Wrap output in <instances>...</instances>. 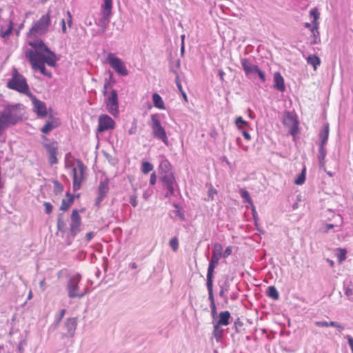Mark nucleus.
<instances>
[{
	"label": "nucleus",
	"mask_w": 353,
	"mask_h": 353,
	"mask_svg": "<svg viewBox=\"0 0 353 353\" xmlns=\"http://www.w3.org/2000/svg\"><path fill=\"white\" fill-rule=\"evenodd\" d=\"M148 125L152 130V134L154 139L161 141L165 145H169L167 133L161 124L159 114H152L150 115Z\"/></svg>",
	"instance_id": "obj_5"
},
{
	"label": "nucleus",
	"mask_w": 353,
	"mask_h": 353,
	"mask_svg": "<svg viewBox=\"0 0 353 353\" xmlns=\"http://www.w3.org/2000/svg\"><path fill=\"white\" fill-rule=\"evenodd\" d=\"M267 295L268 297L273 300H278L279 299V294L276 287L272 285L269 286L267 289Z\"/></svg>",
	"instance_id": "obj_35"
},
{
	"label": "nucleus",
	"mask_w": 353,
	"mask_h": 353,
	"mask_svg": "<svg viewBox=\"0 0 353 353\" xmlns=\"http://www.w3.org/2000/svg\"><path fill=\"white\" fill-rule=\"evenodd\" d=\"M28 45L33 49H28L26 51V57H31L34 61L38 59L51 67L56 65L58 60L57 54L45 44L43 40L37 39L30 41Z\"/></svg>",
	"instance_id": "obj_1"
},
{
	"label": "nucleus",
	"mask_w": 353,
	"mask_h": 353,
	"mask_svg": "<svg viewBox=\"0 0 353 353\" xmlns=\"http://www.w3.org/2000/svg\"><path fill=\"white\" fill-rule=\"evenodd\" d=\"M310 15L313 18V26L318 24L317 20L319 18L320 13L316 8H312L310 11Z\"/></svg>",
	"instance_id": "obj_44"
},
{
	"label": "nucleus",
	"mask_w": 353,
	"mask_h": 353,
	"mask_svg": "<svg viewBox=\"0 0 353 353\" xmlns=\"http://www.w3.org/2000/svg\"><path fill=\"white\" fill-rule=\"evenodd\" d=\"M115 127V121L108 114H101L99 117L97 131L99 132L113 130Z\"/></svg>",
	"instance_id": "obj_14"
},
{
	"label": "nucleus",
	"mask_w": 353,
	"mask_h": 353,
	"mask_svg": "<svg viewBox=\"0 0 353 353\" xmlns=\"http://www.w3.org/2000/svg\"><path fill=\"white\" fill-rule=\"evenodd\" d=\"M67 19H65L69 28H71L72 26V16L70 11L66 12Z\"/></svg>",
	"instance_id": "obj_54"
},
{
	"label": "nucleus",
	"mask_w": 353,
	"mask_h": 353,
	"mask_svg": "<svg viewBox=\"0 0 353 353\" xmlns=\"http://www.w3.org/2000/svg\"><path fill=\"white\" fill-rule=\"evenodd\" d=\"M13 30V22L12 21H10L8 26L6 30H3L1 29L0 35L3 38H7L8 37L10 34L12 33Z\"/></svg>",
	"instance_id": "obj_43"
},
{
	"label": "nucleus",
	"mask_w": 353,
	"mask_h": 353,
	"mask_svg": "<svg viewBox=\"0 0 353 353\" xmlns=\"http://www.w3.org/2000/svg\"><path fill=\"white\" fill-rule=\"evenodd\" d=\"M43 205L45 207V212H46V213L48 214H50L52 212V209H53L52 205L50 203H49V202L45 201L43 203Z\"/></svg>",
	"instance_id": "obj_53"
},
{
	"label": "nucleus",
	"mask_w": 353,
	"mask_h": 353,
	"mask_svg": "<svg viewBox=\"0 0 353 353\" xmlns=\"http://www.w3.org/2000/svg\"><path fill=\"white\" fill-rule=\"evenodd\" d=\"M170 246L172 248L173 251L176 252L179 249V240L176 236L172 238L169 242Z\"/></svg>",
	"instance_id": "obj_47"
},
{
	"label": "nucleus",
	"mask_w": 353,
	"mask_h": 353,
	"mask_svg": "<svg viewBox=\"0 0 353 353\" xmlns=\"http://www.w3.org/2000/svg\"><path fill=\"white\" fill-rule=\"evenodd\" d=\"M152 101L155 108L160 110L165 109L162 97L158 93L155 92L152 94Z\"/></svg>",
	"instance_id": "obj_29"
},
{
	"label": "nucleus",
	"mask_w": 353,
	"mask_h": 353,
	"mask_svg": "<svg viewBox=\"0 0 353 353\" xmlns=\"http://www.w3.org/2000/svg\"><path fill=\"white\" fill-rule=\"evenodd\" d=\"M108 73L110 74L109 79H106L103 84V94L104 96L108 94V90L111 88L116 83V79L114 77L113 72L109 70Z\"/></svg>",
	"instance_id": "obj_25"
},
{
	"label": "nucleus",
	"mask_w": 353,
	"mask_h": 353,
	"mask_svg": "<svg viewBox=\"0 0 353 353\" xmlns=\"http://www.w3.org/2000/svg\"><path fill=\"white\" fill-rule=\"evenodd\" d=\"M307 63L312 65L314 70H316L317 67L321 64V59L315 54H310L307 58Z\"/></svg>",
	"instance_id": "obj_32"
},
{
	"label": "nucleus",
	"mask_w": 353,
	"mask_h": 353,
	"mask_svg": "<svg viewBox=\"0 0 353 353\" xmlns=\"http://www.w3.org/2000/svg\"><path fill=\"white\" fill-rule=\"evenodd\" d=\"M325 145L319 144V154H318V160L321 167L325 165V159L327 154L326 150L325 148Z\"/></svg>",
	"instance_id": "obj_31"
},
{
	"label": "nucleus",
	"mask_w": 353,
	"mask_h": 353,
	"mask_svg": "<svg viewBox=\"0 0 353 353\" xmlns=\"http://www.w3.org/2000/svg\"><path fill=\"white\" fill-rule=\"evenodd\" d=\"M95 236V232H89L86 234L85 235V241L86 243H88L90 242L92 239L93 237Z\"/></svg>",
	"instance_id": "obj_59"
},
{
	"label": "nucleus",
	"mask_w": 353,
	"mask_h": 353,
	"mask_svg": "<svg viewBox=\"0 0 353 353\" xmlns=\"http://www.w3.org/2000/svg\"><path fill=\"white\" fill-rule=\"evenodd\" d=\"M207 186L208 187V199H206L205 201H213L214 199V195L218 193L217 190L212 186V184L207 185Z\"/></svg>",
	"instance_id": "obj_41"
},
{
	"label": "nucleus",
	"mask_w": 353,
	"mask_h": 353,
	"mask_svg": "<svg viewBox=\"0 0 353 353\" xmlns=\"http://www.w3.org/2000/svg\"><path fill=\"white\" fill-rule=\"evenodd\" d=\"M221 326V325H219L216 323L214 324L212 335L216 339V341H219L223 336L224 330L222 329Z\"/></svg>",
	"instance_id": "obj_33"
},
{
	"label": "nucleus",
	"mask_w": 353,
	"mask_h": 353,
	"mask_svg": "<svg viewBox=\"0 0 353 353\" xmlns=\"http://www.w3.org/2000/svg\"><path fill=\"white\" fill-rule=\"evenodd\" d=\"M240 194L241 196L244 199L245 203H248L252 205L253 201L248 190H246L245 189H241Z\"/></svg>",
	"instance_id": "obj_42"
},
{
	"label": "nucleus",
	"mask_w": 353,
	"mask_h": 353,
	"mask_svg": "<svg viewBox=\"0 0 353 353\" xmlns=\"http://www.w3.org/2000/svg\"><path fill=\"white\" fill-rule=\"evenodd\" d=\"M175 83L179 92H182L183 90L178 74H176V77L175 78Z\"/></svg>",
	"instance_id": "obj_61"
},
{
	"label": "nucleus",
	"mask_w": 353,
	"mask_h": 353,
	"mask_svg": "<svg viewBox=\"0 0 353 353\" xmlns=\"http://www.w3.org/2000/svg\"><path fill=\"white\" fill-rule=\"evenodd\" d=\"M230 284L227 281H225L223 285H220L221 289L219 295L220 297L224 299L226 303L228 302V296L225 295V292H228Z\"/></svg>",
	"instance_id": "obj_36"
},
{
	"label": "nucleus",
	"mask_w": 353,
	"mask_h": 353,
	"mask_svg": "<svg viewBox=\"0 0 353 353\" xmlns=\"http://www.w3.org/2000/svg\"><path fill=\"white\" fill-rule=\"evenodd\" d=\"M173 206L175 208V210L174 211V212L175 213L176 216H177L179 217L180 221H184L185 220V214H184L183 211L182 210V208L180 206V205L178 203H174Z\"/></svg>",
	"instance_id": "obj_37"
},
{
	"label": "nucleus",
	"mask_w": 353,
	"mask_h": 353,
	"mask_svg": "<svg viewBox=\"0 0 353 353\" xmlns=\"http://www.w3.org/2000/svg\"><path fill=\"white\" fill-rule=\"evenodd\" d=\"M50 25V18L48 13L43 14L37 22H35L29 32L27 33L28 37L37 38L46 34Z\"/></svg>",
	"instance_id": "obj_6"
},
{
	"label": "nucleus",
	"mask_w": 353,
	"mask_h": 353,
	"mask_svg": "<svg viewBox=\"0 0 353 353\" xmlns=\"http://www.w3.org/2000/svg\"><path fill=\"white\" fill-rule=\"evenodd\" d=\"M30 61L32 67L34 70H38L40 72L48 77H52V72L47 70L43 62L39 61L38 59L34 61L31 57H26Z\"/></svg>",
	"instance_id": "obj_19"
},
{
	"label": "nucleus",
	"mask_w": 353,
	"mask_h": 353,
	"mask_svg": "<svg viewBox=\"0 0 353 353\" xmlns=\"http://www.w3.org/2000/svg\"><path fill=\"white\" fill-rule=\"evenodd\" d=\"M160 181L163 186L165 188L168 192L165 194V197L170 198L174 194L175 187L178 186L176 178L172 171V165L170 161L165 159L159 164Z\"/></svg>",
	"instance_id": "obj_3"
},
{
	"label": "nucleus",
	"mask_w": 353,
	"mask_h": 353,
	"mask_svg": "<svg viewBox=\"0 0 353 353\" xmlns=\"http://www.w3.org/2000/svg\"><path fill=\"white\" fill-rule=\"evenodd\" d=\"M345 338L347 339V343L352 350V352L353 353V338L350 335H347Z\"/></svg>",
	"instance_id": "obj_63"
},
{
	"label": "nucleus",
	"mask_w": 353,
	"mask_h": 353,
	"mask_svg": "<svg viewBox=\"0 0 353 353\" xmlns=\"http://www.w3.org/2000/svg\"><path fill=\"white\" fill-rule=\"evenodd\" d=\"M232 252V246H228L225 250L223 252V257L227 258L228 257Z\"/></svg>",
	"instance_id": "obj_56"
},
{
	"label": "nucleus",
	"mask_w": 353,
	"mask_h": 353,
	"mask_svg": "<svg viewBox=\"0 0 353 353\" xmlns=\"http://www.w3.org/2000/svg\"><path fill=\"white\" fill-rule=\"evenodd\" d=\"M273 88L281 92L285 91L284 79L279 72L274 73V85Z\"/></svg>",
	"instance_id": "obj_20"
},
{
	"label": "nucleus",
	"mask_w": 353,
	"mask_h": 353,
	"mask_svg": "<svg viewBox=\"0 0 353 353\" xmlns=\"http://www.w3.org/2000/svg\"><path fill=\"white\" fill-rule=\"evenodd\" d=\"M220 259H219L218 257H215V256H212L211 259H210L209 263L216 266V265L219 263V261Z\"/></svg>",
	"instance_id": "obj_64"
},
{
	"label": "nucleus",
	"mask_w": 353,
	"mask_h": 353,
	"mask_svg": "<svg viewBox=\"0 0 353 353\" xmlns=\"http://www.w3.org/2000/svg\"><path fill=\"white\" fill-rule=\"evenodd\" d=\"M58 231L65 233L66 231V222L64 217L63 213H59L57 215V224Z\"/></svg>",
	"instance_id": "obj_28"
},
{
	"label": "nucleus",
	"mask_w": 353,
	"mask_h": 353,
	"mask_svg": "<svg viewBox=\"0 0 353 353\" xmlns=\"http://www.w3.org/2000/svg\"><path fill=\"white\" fill-rule=\"evenodd\" d=\"M315 325L318 327H329V322L325 321H316Z\"/></svg>",
	"instance_id": "obj_60"
},
{
	"label": "nucleus",
	"mask_w": 353,
	"mask_h": 353,
	"mask_svg": "<svg viewBox=\"0 0 353 353\" xmlns=\"http://www.w3.org/2000/svg\"><path fill=\"white\" fill-rule=\"evenodd\" d=\"M330 132V125L328 123H325L323 126L320 130L319 137L320 139L319 144L326 145L327 143Z\"/></svg>",
	"instance_id": "obj_21"
},
{
	"label": "nucleus",
	"mask_w": 353,
	"mask_h": 353,
	"mask_svg": "<svg viewBox=\"0 0 353 353\" xmlns=\"http://www.w3.org/2000/svg\"><path fill=\"white\" fill-rule=\"evenodd\" d=\"M105 197V196L104 195H102V194H98V196L96 198V200H95V205L97 206V207H99L101 202L103 201V199Z\"/></svg>",
	"instance_id": "obj_57"
},
{
	"label": "nucleus",
	"mask_w": 353,
	"mask_h": 353,
	"mask_svg": "<svg viewBox=\"0 0 353 353\" xmlns=\"http://www.w3.org/2000/svg\"><path fill=\"white\" fill-rule=\"evenodd\" d=\"M101 17L99 18L96 22V25L101 28L99 30L100 34H104L110 22L112 16V11L101 10Z\"/></svg>",
	"instance_id": "obj_17"
},
{
	"label": "nucleus",
	"mask_w": 353,
	"mask_h": 353,
	"mask_svg": "<svg viewBox=\"0 0 353 353\" xmlns=\"http://www.w3.org/2000/svg\"><path fill=\"white\" fill-rule=\"evenodd\" d=\"M33 105V111L39 117H45L48 114L46 103L39 100L32 93L28 96Z\"/></svg>",
	"instance_id": "obj_15"
},
{
	"label": "nucleus",
	"mask_w": 353,
	"mask_h": 353,
	"mask_svg": "<svg viewBox=\"0 0 353 353\" xmlns=\"http://www.w3.org/2000/svg\"><path fill=\"white\" fill-rule=\"evenodd\" d=\"M208 299L210 302V309H211V315L213 319H215L217 316V309L215 304L214 296L213 290L208 291Z\"/></svg>",
	"instance_id": "obj_27"
},
{
	"label": "nucleus",
	"mask_w": 353,
	"mask_h": 353,
	"mask_svg": "<svg viewBox=\"0 0 353 353\" xmlns=\"http://www.w3.org/2000/svg\"><path fill=\"white\" fill-rule=\"evenodd\" d=\"M241 63L247 77H250L252 74H256L262 83H265L266 81L265 72L262 71L258 65L252 64L248 59H241Z\"/></svg>",
	"instance_id": "obj_10"
},
{
	"label": "nucleus",
	"mask_w": 353,
	"mask_h": 353,
	"mask_svg": "<svg viewBox=\"0 0 353 353\" xmlns=\"http://www.w3.org/2000/svg\"><path fill=\"white\" fill-rule=\"evenodd\" d=\"M306 178V169L304 168L301 173L298 174L294 180V183L297 185H301L304 183Z\"/></svg>",
	"instance_id": "obj_38"
},
{
	"label": "nucleus",
	"mask_w": 353,
	"mask_h": 353,
	"mask_svg": "<svg viewBox=\"0 0 353 353\" xmlns=\"http://www.w3.org/2000/svg\"><path fill=\"white\" fill-rule=\"evenodd\" d=\"M106 61L119 75L125 77L128 74L129 72L124 62L114 53L109 52L108 54Z\"/></svg>",
	"instance_id": "obj_9"
},
{
	"label": "nucleus",
	"mask_w": 353,
	"mask_h": 353,
	"mask_svg": "<svg viewBox=\"0 0 353 353\" xmlns=\"http://www.w3.org/2000/svg\"><path fill=\"white\" fill-rule=\"evenodd\" d=\"M56 127L57 125L54 124L52 121H48L42 127L41 131L44 134H48Z\"/></svg>",
	"instance_id": "obj_39"
},
{
	"label": "nucleus",
	"mask_w": 353,
	"mask_h": 353,
	"mask_svg": "<svg viewBox=\"0 0 353 353\" xmlns=\"http://www.w3.org/2000/svg\"><path fill=\"white\" fill-rule=\"evenodd\" d=\"M157 174L155 172H152L150 175V183L152 185H154L157 182Z\"/></svg>",
	"instance_id": "obj_62"
},
{
	"label": "nucleus",
	"mask_w": 353,
	"mask_h": 353,
	"mask_svg": "<svg viewBox=\"0 0 353 353\" xmlns=\"http://www.w3.org/2000/svg\"><path fill=\"white\" fill-rule=\"evenodd\" d=\"M7 87L27 97L32 94L26 77L20 74L16 68H14L12 71V77L8 81Z\"/></svg>",
	"instance_id": "obj_4"
},
{
	"label": "nucleus",
	"mask_w": 353,
	"mask_h": 353,
	"mask_svg": "<svg viewBox=\"0 0 353 353\" xmlns=\"http://www.w3.org/2000/svg\"><path fill=\"white\" fill-rule=\"evenodd\" d=\"M330 326L336 327L339 332H342L345 330V327L337 321H330Z\"/></svg>",
	"instance_id": "obj_50"
},
{
	"label": "nucleus",
	"mask_w": 353,
	"mask_h": 353,
	"mask_svg": "<svg viewBox=\"0 0 353 353\" xmlns=\"http://www.w3.org/2000/svg\"><path fill=\"white\" fill-rule=\"evenodd\" d=\"M43 148L46 150L48 161L51 165H53L58 162L57 154L58 152V143L55 141L50 143H43Z\"/></svg>",
	"instance_id": "obj_16"
},
{
	"label": "nucleus",
	"mask_w": 353,
	"mask_h": 353,
	"mask_svg": "<svg viewBox=\"0 0 353 353\" xmlns=\"http://www.w3.org/2000/svg\"><path fill=\"white\" fill-rule=\"evenodd\" d=\"M77 326V318H67L64 322L63 328L66 332L61 334V339L74 336Z\"/></svg>",
	"instance_id": "obj_18"
},
{
	"label": "nucleus",
	"mask_w": 353,
	"mask_h": 353,
	"mask_svg": "<svg viewBox=\"0 0 353 353\" xmlns=\"http://www.w3.org/2000/svg\"><path fill=\"white\" fill-rule=\"evenodd\" d=\"M235 124L236 125L239 129L242 127H248L249 123L241 117H238L236 118Z\"/></svg>",
	"instance_id": "obj_45"
},
{
	"label": "nucleus",
	"mask_w": 353,
	"mask_h": 353,
	"mask_svg": "<svg viewBox=\"0 0 353 353\" xmlns=\"http://www.w3.org/2000/svg\"><path fill=\"white\" fill-rule=\"evenodd\" d=\"M109 191V180L105 179L103 181H100L98 187V194H102L106 196Z\"/></svg>",
	"instance_id": "obj_30"
},
{
	"label": "nucleus",
	"mask_w": 353,
	"mask_h": 353,
	"mask_svg": "<svg viewBox=\"0 0 353 353\" xmlns=\"http://www.w3.org/2000/svg\"><path fill=\"white\" fill-rule=\"evenodd\" d=\"M153 168H154V166L150 162L147 161L142 162L141 170L143 174H145L149 173L150 171H152L153 170Z\"/></svg>",
	"instance_id": "obj_40"
},
{
	"label": "nucleus",
	"mask_w": 353,
	"mask_h": 353,
	"mask_svg": "<svg viewBox=\"0 0 353 353\" xmlns=\"http://www.w3.org/2000/svg\"><path fill=\"white\" fill-rule=\"evenodd\" d=\"M81 279V276L79 273H77L69 278L66 285V290L68 291V296L70 299H81L85 295L86 291L81 292L79 286Z\"/></svg>",
	"instance_id": "obj_7"
},
{
	"label": "nucleus",
	"mask_w": 353,
	"mask_h": 353,
	"mask_svg": "<svg viewBox=\"0 0 353 353\" xmlns=\"http://www.w3.org/2000/svg\"><path fill=\"white\" fill-rule=\"evenodd\" d=\"M81 217L77 209L72 210L70 216V230L67 236V244L70 245L81 231Z\"/></svg>",
	"instance_id": "obj_8"
},
{
	"label": "nucleus",
	"mask_w": 353,
	"mask_h": 353,
	"mask_svg": "<svg viewBox=\"0 0 353 353\" xmlns=\"http://www.w3.org/2000/svg\"><path fill=\"white\" fill-rule=\"evenodd\" d=\"M216 266L209 263L207 272L206 287L208 291L213 290V279Z\"/></svg>",
	"instance_id": "obj_22"
},
{
	"label": "nucleus",
	"mask_w": 353,
	"mask_h": 353,
	"mask_svg": "<svg viewBox=\"0 0 353 353\" xmlns=\"http://www.w3.org/2000/svg\"><path fill=\"white\" fill-rule=\"evenodd\" d=\"M312 34L310 36L311 41L310 44L314 45L320 42V33L319 31V24L312 26L311 28Z\"/></svg>",
	"instance_id": "obj_26"
},
{
	"label": "nucleus",
	"mask_w": 353,
	"mask_h": 353,
	"mask_svg": "<svg viewBox=\"0 0 353 353\" xmlns=\"http://www.w3.org/2000/svg\"><path fill=\"white\" fill-rule=\"evenodd\" d=\"M66 196H68V199H63L61 201V204L60 206V210H62L63 212L67 211L71 205L74 203L75 195L73 194H71L69 191L66 192Z\"/></svg>",
	"instance_id": "obj_23"
},
{
	"label": "nucleus",
	"mask_w": 353,
	"mask_h": 353,
	"mask_svg": "<svg viewBox=\"0 0 353 353\" xmlns=\"http://www.w3.org/2000/svg\"><path fill=\"white\" fill-rule=\"evenodd\" d=\"M340 253L338 256V259L340 263H342L346 259L347 250L346 249L339 248Z\"/></svg>",
	"instance_id": "obj_49"
},
{
	"label": "nucleus",
	"mask_w": 353,
	"mask_h": 353,
	"mask_svg": "<svg viewBox=\"0 0 353 353\" xmlns=\"http://www.w3.org/2000/svg\"><path fill=\"white\" fill-rule=\"evenodd\" d=\"M212 256L221 259L223 257V246L219 243L213 245Z\"/></svg>",
	"instance_id": "obj_34"
},
{
	"label": "nucleus",
	"mask_w": 353,
	"mask_h": 353,
	"mask_svg": "<svg viewBox=\"0 0 353 353\" xmlns=\"http://www.w3.org/2000/svg\"><path fill=\"white\" fill-rule=\"evenodd\" d=\"M230 318L231 315L229 311L221 312L219 314V319L215 323L221 326L228 325L230 324Z\"/></svg>",
	"instance_id": "obj_24"
},
{
	"label": "nucleus",
	"mask_w": 353,
	"mask_h": 353,
	"mask_svg": "<svg viewBox=\"0 0 353 353\" xmlns=\"http://www.w3.org/2000/svg\"><path fill=\"white\" fill-rule=\"evenodd\" d=\"M105 103L106 109L112 116L117 117L119 114V99L118 94L116 90H112L110 92L106 95Z\"/></svg>",
	"instance_id": "obj_11"
},
{
	"label": "nucleus",
	"mask_w": 353,
	"mask_h": 353,
	"mask_svg": "<svg viewBox=\"0 0 353 353\" xmlns=\"http://www.w3.org/2000/svg\"><path fill=\"white\" fill-rule=\"evenodd\" d=\"M54 192L56 195L61 194L63 190V185L58 181H54Z\"/></svg>",
	"instance_id": "obj_46"
},
{
	"label": "nucleus",
	"mask_w": 353,
	"mask_h": 353,
	"mask_svg": "<svg viewBox=\"0 0 353 353\" xmlns=\"http://www.w3.org/2000/svg\"><path fill=\"white\" fill-rule=\"evenodd\" d=\"M345 290V294L348 297L349 299L350 297L353 294V290L348 285L344 287Z\"/></svg>",
	"instance_id": "obj_58"
},
{
	"label": "nucleus",
	"mask_w": 353,
	"mask_h": 353,
	"mask_svg": "<svg viewBox=\"0 0 353 353\" xmlns=\"http://www.w3.org/2000/svg\"><path fill=\"white\" fill-rule=\"evenodd\" d=\"M129 202L134 208H136L138 205L137 194H134L130 195Z\"/></svg>",
	"instance_id": "obj_52"
},
{
	"label": "nucleus",
	"mask_w": 353,
	"mask_h": 353,
	"mask_svg": "<svg viewBox=\"0 0 353 353\" xmlns=\"http://www.w3.org/2000/svg\"><path fill=\"white\" fill-rule=\"evenodd\" d=\"M252 206V216H253V219L254 220V224L256 226V228H258V225H257V220H258L257 212L256 211V209H255L254 206L253 205ZM257 230L261 232V230L259 228H257Z\"/></svg>",
	"instance_id": "obj_55"
},
{
	"label": "nucleus",
	"mask_w": 353,
	"mask_h": 353,
	"mask_svg": "<svg viewBox=\"0 0 353 353\" xmlns=\"http://www.w3.org/2000/svg\"><path fill=\"white\" fill-rule=\"evenodd\" d=\"M283 125L289 128V134L295 136L299 130V121L293 116L290 112H285L283 121Z\"/></svg>",
	"instance_id": "obj_13"
},
{
	"label": "nucleus",
	"mask_w": 353,
	"mask_h": 353,
	"mask_svg": "<svg viewBox=\"0 0 353 353\" xmlns=\"http://www.w3.org/2000/svg\"><path fill=\"white\" fill-rule=\"evenodd\" d=\"M101 10L112 11V0H103V3L101 6Z\"/></svg>",
	"instance_id": "obj_48"
},
{
	"label": "nucleus",
	"mask_w": 353,
	"mask_h": 353,
	"mask_svg": "<svg viewBox=\"0 0 353 353\" xmlns=\"http://www.w3.org/2000/svg\"><path fill=\"white\" fill-rule=\"evenodd\" d=\"M22 106L21 103L9 104L0 112V135L3 130L23 120Z\"/></svg>",
	"instance_id": "obj_2"
},
{
	"label": "nucleus",
	"mask_w": 353,
	"mask_h": 353,
	"mask_svg": "<svg viewBox=\"0 0 353 353\" xmlns=\"http://www.w3.org/2000/svg\"><path fill=\"white\" fill-rule=\"evenodd\" d=\"M85 168V166L80 160L77 161V168H72L73 190L74 192L81 188Z\"/></svg>",
	"instance_id": "obj_12"
},
{
	"label": "nucleus",
	"mask_w": 353,
	"mask_h": 353,
	"mask_svg": "<svg viewBox=\"0 0 353 353\" xmlns=\"http://www.w3.org/2000/svg\"><path fill=\"white\" fill-rule=\"evenodd\" d=\"M65 312H66L65 309H62L60 310L59 317H57L55 320V326H57L59 324V323L63 319Z\"/></svg>",
	"instance_id": "obj_51"
}]
</instances>
